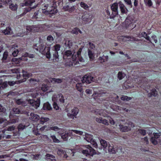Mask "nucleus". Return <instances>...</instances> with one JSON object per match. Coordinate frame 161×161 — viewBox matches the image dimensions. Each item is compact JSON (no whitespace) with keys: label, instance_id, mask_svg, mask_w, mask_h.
<instances>
[{"label":"nucleus","instance_id":"obj_24","mask_svg":"<svg viewBox=\"0 0 161 161\" xmlns=\"http://www.w3.org/2000/svg\"><path fill=\"white\" fill-rule=\"evenodd\" d=\"M50 47H47L45 48V54H42L43 55H46V57L48 59H50L51 58V54L50 53Z\"/></svg>","mask_w":161,"mask_h":161},{"label":"nucleus","instance_id":"obj_59","mask_svg":"<svg viewBox=\"0 0 161 161\" xmlns=\"http://www.w3.org/2000/svg\"><path fill=\"white\" fill-rule=\"evenodd\" d=\"M67 116L69 118L72 119H73L74 118V117L76 116L75 115H74V114H70L69 113L67 114Z\"/></svg>","mask_w":161,"mask_h":161},{"label":"nucleus","instance_id":"obj_40","mask_svg":"<svg viewBox=\"0 0 161 161\" xmlns=\"http://www.w3.org/2000/svg\"><path fill=\"white\" fill-rule=\"evenodd\" d=\"M100 142L103 148H106L107 146V142L105 140L101 139L100 140Z\"/></svg>","mask_w":161,"mask_h":161},{"label":"nucleus","instance_id":"obj_18","mask_svg":"<svg viewBox=\"0 0 161 161\" xmlns=\"http://www.w3.org/2000/svg\"><path fill=\"white\" fill-rule=\"evenodd\" d=\"M51 82L53 84L60 83L63 81V79L59 78H52L50 80Z\"/></svg>","mask_w":161,"mask_h":161},{"label":"nucleus","instance_id":"obj_30","mask_svg":"<svg viewBox=\"0 0 161 161\" xmlns=\"http://www.w3.org/2000/svg\"><path fill=\"white\" fill-rule=\"evenodd\" d=\"M35 2V0H25L24 2L25 6H31Z\"/></svg>","mask_w":161,"mask_h":161},{"label":"nucleus","instance_id":"obj_63","mask_svg":"<svg viewBox=\"0 0 161 161\" xmlns=\"http://www.w3.org/2000/svg\"><path fill=\"white\" fill-rule=\"evenodd\" d=\"M127 125H128L127 126H130L131 129V128H133L134 127V124L131 122H129Z\"/></svg>","mask_w":161,"mask_h":161},{"label":"nucleus","instance_id":"obj_17","mask_svg":"<svg viewBox=\"0 0 161 161\" xmlns=\"http://www.w3.org/2000/svg\"><path fill=\"white\" fill-rule=\"evenodd\" d=\"M118 4L121 12L123 14L126 13L128 11L127 9L121 1L119 2Z\"/></svg>","mask_w":161,"mask_h":161},{"label":"nucleus","instance_id":"obj_55","mask_svg":"<svg viewBox=\"0 0 161 161\" xmlns=\"http://www.w3.org/2000/svg\"><path fill=\"white\" fill-rule=\"evenodd\" d=\"M19 121V119L18 118H15L14 119H12L10 120V121L9 122V123L11 124L15 123L16 122H18Z\"/></svg>","mask_w":161,"mask_h":161},{"label":"nucleus","instance_id":"obj_15","mask_svg":"<svg viewBox=\"0 0 161 161\" xmlns=\"http://www.w3.org/2000/svg\"><path fill=\"white\" fill-rule=\"evenodd\" d=\"M119 126V130L122 132H126L131 130L130 126H127L121 124H120Z\"/></svg>","mask_w":161,"mask_h":161},{"label":"nucleus","instance_id":"obj_48","mask_svg":"<svg viewBox=\"0 0 161 161\" xmlns=\"http://www.w3.org/2000/svg\"><path fill=\"white\" fill-rule=\"evenodd\" d=\"M126 4L128 5L130 8L132 7V4L131 0H124Z\"/></svg>","mask_w":161,"mask_h":161},{"label":"nucleus","instance_id":"obj_60","mask_svg":"<svg viewBox=\"0 0 161 161\" xmlns=\"http://www.w3.org/2000/svg\"><path fill=\"white\" fill-rule=\"evenodd\" d=\"M5 131L4 130H1L0 131V140L2 137H3L4 136Z\"/></svg>","mask_w":161,"mask_h":161},{"label":"nucleus","instance_id":"obj_35","mask_svg":"<svg viewBox=\"0 0 161 161\" xmlns=\"http://www.w3.org/2000/svg\"><path fill=\"white\" fill-rule=\"evenodd\" d=\"M61 137L64 141H67L68 139V136L67 134L66 131L65 132V133H63L61 134Z\"/></svg>","mask_w":161,"mask_h":161},{"label":"nucleus","instance_id":"obj_53","mask_svg":"<svg viewBox=\"0 0 161 161\" xmlns=\"http://www.w3.org/2000/svg\"><path fill=\"white\" fill-rule=\"evenodd\" d=\"M79 28H74L71 31V32L73 34H75L77 35L78 33Z\"/></svg>","mask_w":161,"mask_h":161},{"label":"nucleus","instance_id":"obj_32","mask_svg":"<svg viewBox=\"0 0 161 161\" xmlns=\"http://www.w3.org/2000/svg\"><path fill=\"white\" fill-rule=\"evenodd\" d=\"M40 122L41 124H43L44 123L48 121L49 120V118L47 117H42L40 119Z\"/></svg>","mask_w":161,"mask_h":161},{"label":"nucleus","instance_id":"obj_28","mask_svg":"<svg viewBox=\"0 0 161 161\" xmlns=\"http://www.w3.org/2000/svg\"><path fill=\"white\" fill-rule=\"evenodd\" d=\"M60 47L61 46L59 44H56L52 47V49L54 52H58V51L60 50Z\"/></svg>","mask_w":161,"mask_h":161},{"label":"nucleus","instance_id":"obj_16","mask_svg":"<svg viewBox=\"0 0 161 161\" xmlns=\"http://www.w3.org/2000/svg\"><path fill=\"white\" fill-rule=\"evenodd\" d=\"M73 52L69 50H67L64 53L63 58L64 59H67L69 58H71L72 56H76V55H74L72 54Z\"/></svg>","mask_w":161,"mask_h":161},{"label":"nucleus","instance_id":"obj_7","mask_svg":"<svg viewBox=\"0 0 161 161\" xmlns=\"http://www.w3.org/2000/svg\"><path fill=\"white\" fill-rule=\"evenodd\" d=\"M118 3H114L111 6V9L112 11V14L110 15V18L114 19L118 14Z\"/></svg>","mask_w":161,"mask_h":161},{"label":"nucleus","instance_id":"obj_52","mask_svg":"<svg viewBox=\"0 0 161 161\" xmlns=\"http://www.w3.org/2000/svg\"><path fill=\"white\" fill-rule=\"evenodd\" d=\"M41 138L44 140L49 141H50V139L49 138L47 135H42L41 136Z\"/></svg>","mask_w":161,"mask_h":161},{"label":"nucleus","instance_id":"obj_1","mask_svg":"<svg viewBox=\"0 0 161 161\" xmlns=\"http://www.w3.org/2000/svg\"><path fill=\"white\" fill-rule=\"evenodd\" d=\"M50 4H47L44 6L46 9H42V12L43 13L47 15L50 17H51L56 14L58 11L55 5H56V2L55 0H49Z\"/></svg>","mask_w":161,"mask_h":161},{"label":"nucleus","instance_id":"obj_31","mask_svg":"<svg viewBox=\"0 0 161 161\" xmlns=\"http://www.w3.org/2000/svg\"><path fill=\"white\" fill-rule=\"evenodd\" d=\"M157 94V92L155 89H154L151 90V93L148 94V96L149 97L151 96L156 97Z\"/></svg>","mask_w":161,"mask_h":161},{"label":"nucleus","instance_id":"obj_19","mask_svg":"<svg viewBox=\"0 0 161 161\" xmlns=\"http://www.w3.org/2000/svg\"><path fill=\"white\" fill-rule=\"evenodd\" d=\"M2 32L4 35H11L12 34V31L10 28L7 27L5 29L2 30Z\"/></svg>","mask_w":161,"mask_h":161},{"label":"nucleus","instance_id":"obj_11","mask_svg":"<svg viewBox=\"0 0 161 161\" xmlns=\"http://www.w3.org/2000/svg\"><path fill=\"white\" fill-rule=\"evenodd\" d=\"M57 98H59V101L61 103H63L64 102V99L63 95L59 94L58 95L54 94L52 97L53 101H56Z\"/></svg>","mask_w":161,"mask_h":161},{"label":"nucleus","instance_id":"obj_50","mask_svg":"<svg viewBox=\"0 0 161 161\" xmlns=\"http://www.w3.org/2000/svg\"><path fill=\"white\" fill-rule=\"evenodd\" d=\"M61 129L56 126L50 127L49 128L50 130H53L55 131H58Z\"/></svg>","mask_w":161,"mask_h":161},{"label":"nucleus","instance_id":"obj_45","mask_svg":"<svg viewBox=\"0 0 161 161\" xmlns=\"http://www.w3.org/2000/svg\"><path fill=\"white\" fill-rule=\"evenodd\" d=\"M49 87L46 85H42L41 87V90L44 92L47 91L49 89Z\"/></svg>","mask_w":161,"mask_h":161},{"label":"nucleus","instance_id":"obj_3","mask_svg":"<svg viewBox=\"0 0 161 161\" xmlns=\"http://www.w3.org/2000/svg\"><path fill=\"white\" fill-rule=\"evenodd\" d=\"M134 17L133 16H128L122 24V26L123 27L127 29L131 27L134 23Z\"/></svg>","mask_w":161,"mask_h":161},{"label":"nucleus","instance_id":"obj_49","mask_svg":"<svg viewBox=\"0 0 161 161\" xmlns=\"http://www.w3.org/2000/svg\"><path fill=\"white\" fill-rule=\"evenodd\" d=\"M36 6H35L32 7V8L28 7L27 8H26L25 9L24 13H25V14L27 13L30 12L31 10L32 9L36 8Z\"/></svg>","mask_w":161,"mask_h":161},{"label":"nucleus","instance_id":"obj_12","mask_svg":"<svg viewBox=\"0 0 161 161\" xmlns=\"http://www.w3.org/2000/svg\"><path fill=\"white\" fill-rule=\"evenodd\" d=\"M25 114L27 116H29V112H21L19 109L18 108H14L12 109L10 112V115H13L14 114Z\"/></svg>","mask_w":161,"mask_h":161},{"label":"nucleus","instance_id":"obj_34","mask_svg":"<svg viewBox=\"0 0 161 161\" xmlns=\"http://www.w3.org/2000/svg\"><path fill=\"white\" fill-rule=\"evenodd\" d=\"M23 75L24 77L28 78L32 75L31 73H28L26 71L23 70L22 71Z\"/></svg>","mask_w":161,"mask_h":161},{"label":"nucleus","instance_id":"obj_26","mask_svg":"<svg viewBox=\"0 0 161 161\" xmlns=\"http://www.w3.org/2000/svg\"><path fill=\"white\" fill-rule=\"evenodd\" d=\"M16 103L18 105L25 106L26 105L27 102L25 101H23L22 99H19L16 100Z\"/></svg>","mask_w":161,"mask_h":161},{"label":"nucleus","instance_id":"obj_13","mask_svg":"<svg viewBox=\"0 0 161 161\" xmlns=\"http://www.w3.org/2000/svg\"><path fill=\"white\" fill-rule=\"evenodd\" d=\"M39 26L37 25L28 26L26 27V30L28 32H36L39 31Z\"/></svg>","mask_w":161,"mask_h":161},{"label":"nucleus","instance_id":"obj_5","mask_svg":"<svg viewBox=\"0 0 161 161\" xmlns=\"http://www.w3.org/2000/svg\"><path fill=\"white\" fill-rule=\"evenodd\" d=\"M65 65L66 66H71L77 65L78 63V59L76 57V56H72L71 58H69L66 59Z\"/></svg>","mask_w":161,"mask_h":161},{"label":"nucleus","instance_id":"obj_2","mask_svg":"<svg viewBox=\"0 0 161 161\" xmlns=\"http://www.w3.org/2000/svg\"><path fill=\"white\" fill-rule=\"evenodd\" d=\"M92 18L93 15L91 13L85 12L83 14L80 19L82 20L83 22L87 24L91 22Z\"/></svg>","mask_w":161,"mask_h":161},{"label":"nucleus","instance_id":"obj_64","mask_svg":"<svg viewBox=\"0 0 161 161\" xmlns=\"http://www.w3.org/2000/svg\"><path fill=\"white\" fill-rule=\"evenodd\" d=\"M154 134V137H154V138H155L156 139H158L159 137H160V136L159 135V133H153Z\"/></svg>","mask_w":161,"mask_h":161},{"label":"nucleus","instance_id":"obj_33","mask_svg":"<svg viewBox=\"0 0 161 161\" xmlns=\"http://www.w3.org/2000/svg\"><path fill=\"white\" fill-rule=\"evenodd\" d=\"M80 5L81 7L86 10H88L89 7L86 3L83 2H81L80 3Z\"/></svg>","mask_w":161,"mask_h":161},{"label":"nucleus","instance_id":"obj_61","mask_svg":"<svg viewBox=\"0 0 161 161\" xmlns=\"http://www.w3.org/2000/svg\"><path fill=\"white\" fill-rule=\"evenodd\" d=\"M69 6V5L64 6L63 7V10L65 11H68Z\"/></svg>","mask_w":161,"mask_h":161},{"label":"nucleus","instance_id":"obj_54","mask_svg":"<svg viewBox=\"0 0 161 161\" xmlns=\"http://www.w3.org/2000/svg\"><path fill=\"white\" fill-rule=\"evenodd\" d=\"M53 108L54 109L56 110H58L59 109V107L58 106V105L57 103V102H56V101H53Z\"/></svg>","mask_w":161,"mask_h":161},{"label":"nucleus","instance_id":"obj_46","mask_svg":"<svg viewBox=\"0 0 161 161\" xmlns=\"http://www.w3.org/2000/svg\"><path fill=\"white\" fill-rule=\"evenodd\" d=\"M51 137L52 138L54 142L59 143L60 142L59 140L56 138L55 135H51Z\"/></svg>","mask_w":161,"mask_h":161},{"label":"nucleus","instance_id":"obj_43","mask_svg":"<svg viewBox=\"0 0 161 161\" xmlns=\"http://www.w3.org/2000/svg\"><path fill=\"white\" fill-rule=\"evenodd\" d=\"M9 7L12 10L15 11L17 10L18 6L16 4H11L9 5Z\"/></svg>","mask_w":161,"mask_h":161},{"label":"nucleus","instance_id":"obj_39","mask_svg":"<svg viewBox=\"0 0 161 161\" xmlns=\"http://www.w3.org/2000/svg\"><path fill=\"white\" fill-rule=\"evenodd\" d=\"M142 37H143L147 40L149 41L152 43L151 41L150 40L149 37L147 35L145 32H143L142 33Z\"/></svg>","mask_w":161,"mask_h":161},{"label":"nucleus","instance_id":"obj_25","mask_svg":"<svg viewBox=\"0 0 161 161\" xmlns=\"http://www.w3.org/2000/svg\"><path fill=\"white\" fill-rule=\"evenodd\" d=\"M53 60L54 62H58L59 61L58 52H56L53 53Z\"/></svg>","mask_w":161,"mask_h":161},{"label":"nucleus","instance_id":"obj_37","mask_svg":"<svg viewBox=\"0 0 161 161\" xmlns=\"http://www.w3.org/2000/svg\"><path fill=\"white\" fill-rule=\"evenodd\" d=\"M82 84L81 83H78L76 84V89L80 92L82 91Z\"/></svg>","mask_w":161,"mask_h":161},{"label":"nucleus","instance_id":"obj_21","mask_svg":"<svg viewBox=\"0 0 161 161\" xmlns=\"http://www.w3.org/2000/svg\"><path fill=\"white\" fill-rule=\"evenodd\" d=\"M42 109L44 110H52V108L50 104L47 102L44 104Z\"/></svg>","mask_w":161,"mask_h":161},{"label":"nucleus","instance_id":"obj_57","mask_svg":"<svg viewBox=\"0 0 161 161\" xmlns=\"http://www.w3.org/2000/svg\"><path fill=\"white\" fill-rule=\"evenodd\" d=\"M15 128V127L14 125L8 127L7 128V130L8 131H12L14 130Z\"/></svg>","mask_w":161,"mask_h":161},{"label":"nucleus","instance_id":"obj_27","mask_svg":"<svg viewBox=\"0 0 161 161\" xmlns=\"http://www.w3.org/2000/svg\"><path fill=\"white\" fill-rule=\"evenodd\" d=\"M125 76V74L122 71H119L117 74V78L119 80H122Z\"/></svg>","mask_w":161,"mask_h":161},{"label":"nucleus","instance_id":"obj_8","mask_svg":"<svg viewBox=\"0 0 161 161\" xmlns=\"http://www.w3.org/2000/svg\"><path fill=\"white\" fill-rule=\"evenodd\" d=\"M84 138L86 141L90 142L93 145V147L96 148L97 147V145L96 142L92 138V136L88 134L85 135Z\"/></svg>","mask_w":161,"mask_h":161},{"label":"nucleus","instance_id":"obj_10","mask_svg":"<svg viewBox=\"0 0 161 161\" xmlns=\"http://www.w3.org/2000/svg\"><path fill=\"white\" fill-rule=\"evenodd\" d=\"M28 102L31 106L37 109L40 106V100L39 98H38L36 101L33 99H29L28 100Z\"/></svg>","mask_w":161,"mask_h":161},{"label":"nucleus","instance_id":"obj_4","mask_svg":"<svg viewBox=\"0 0 161 161\" xmlns=\"http://www.w3.org/2000/svg\"><path fill=\"white\" fill-rule=\"evenodd\" d=\"M47 47H45L44 43L41 40H40L39 43L34 44L33 47L37 51H39V52L42 54L45 53V48Z\"/></svg>","mask_w":161,"mask_h":161},{"label":"nucleus","instance_id":"obj_23","mask_svg":"<svg viewBox=\"0 0 161 161\" xmlns=\"http://www.w3.org/2000/svg\"><path fill=\"white\" fill-rule=\"evenodd\" d=\"M8 86L7 82H2L0 80V90H2L6 88Z\"/></svg>","mask_w":161,"mask_h":161},{"label":"nucleus","instance_id":"obj_47","mask_svg":"<svg viewBox=\"0 0 161 161\" xmlns=\"http://www.w3.org/2000/svg\"><path fill=\"white\" fill-rule=\"evenodd\" d=\"M25 127L26 126L25 125L20 124L18 125V129L19 131H20L23 130Z\"/></svg>","mask_w":161,"mask_h":161},{"label":"nucleus","instance_id":"obj_9","mask_svg":"<svg viewBox=\"0 0 161 161\" xmlns=\"http://www.w3.org/2000/svg\"><path fill=\"white\" fill-rule=\"evenodd\" d=\"M94 77L89 74H86L83 77L81 81L83 83L89 84L93 81Z\"/></svg>","mask_w":161,"mask_h":161},{"label":"nucleus","instance_id":"obj_62","mask_svg":"<svg viewBox=\"0 0 161 161\" xmlns=\"http://www.w3.org/2000/svg\"><path fill=\"white\" fill-rule=\"evenodd\" d=\"M75 9V7L74 6H72L70 7H69L68 12L71 13L74 11Z\"/></svg>","mask_w":161,"mask_h":161},{"label":"nucleus","instance_id":"obj_22","mask_svg":"<svg viewBox=\"0 0 161 161\" xmlns=\"http://www.w3.org/2000/svg\"><path fill=\"white\" fill-rule=\"evenodd\" d=\"M124 38H125V41H138L140 40L136 38L129 36H125Z\"/></svg>","mask_w":161,"mask_h":161},{"label":"nucleus","instance_id":"obj_41","mask_svg":"<svg viewBox=\"0 0 161 161\" xmlns=\"http://www.w3.org/2000/svg\"><path fill=\"white\" fill-rule=\"evenodd\" d=\"M79 112V110L77 108H74L71 110V113L74 114V115L76 116Z\"/></svg>","mask_w":161,"mask_h":161},{"label":"nucleus","instance_id":"obj_56","mask_svg":"<svg viewBox=\"0 0 161 161\" xmlns=\"http://www.w3.org/2000/svg\"><path fill=\"white\" fill-rule=\"evenodd\" d=\"M47 41L51 42L53 41V38L52 36L49 35L47 36Z\"/></svg>","mask_w":161,"mask_h":161},{"label":"nucleus","instance_id":"obj_44","mask_svg":"<svg viewBox=\"0 0 161 161\" xmlns=\"http://www.w3.org/2000/svg\"><path fill=\"white\" fill-rule=\"evenodd\" d=\"M74 130H69L68 131H66L67 134L68 136H75V135L73 132Z\"/></svg>","mask_w":161,"mask_h":161},{"label":"nucleus","instance_id":"obj_36","mask_svg":"<svg viewBox=\"0 0 161 161\" xmlns=\"http://www.w3.org/2000/svg\"><path fill=\"white\" fill-rule=\"evenodd\" d=\"M146 6L151 7L153 5V3L151 0H144Z\"/></svg>","mask_w":161,"mask_h":161},{"label":"nucleus","instance_id":"obj_51","mask_svg":"<svg viewBox=\"0 0 161 161\" xmlns=\"http://www.w3.org/2000/svg\"><path fill=\"white\" fill-rule=\"evenodd\" d=\"M158 140L154 137H151V141L152 143L154 145H156L158 144Z\"/></svg>","mask_w":161,"mask_h":161},{"label":"nucleus","instance_id":"obj_42","mask_svg":"<svg viewBox=\"0 0 161 161\" xmlns=\"http://www.w3.org/2000/svg\"><path fill=\"white\" fill-rule=\"evenodd\" d=\"M131 97H127L126 96L123 95L121 97V99L123 101H129L131 99Z\"/></svg>","mask_w":161,"mask_h":161},{"label":"nucleus","instance_id":"obj_6","mask_svg":"<svg viewBox=\"0 0 161 161\" xmlns=\"http://www.w3.org/2000/svg\"><path fill=\"white\" fill-rule=\"evenodd\" d=\"M72 151V150H78L79 151H95L89 145L85 146H77L75 147L74 149H71Z\"/></svg>","mask_w":161,"mask_h":161},{"label":"nucleus","instance_id":"obj_38","mask_svg":"<svg viewBox=\"0 0 161 161\" xmlns=\"http://www.w3.org/2000/svg\"><path fill=\"white\" fill-rule=\"evenodd\" d=\"M8 55V53L7 51H5L3 54V57L2 58V61L3 62L5 61L7 58Z\"/></svg>","mask_w":161,"mask_h":161},{"label":"nucleus","instance_id":"obj_20","mask_svg":"<svg viewBox=\"0 0 161 161\" xmlns=\"http://www.w3.org/2000/svg\"><path fill=\"white\" fill-rule=\"evenodd\" d=\"M64 44L66 47L68 48H70L73 45V43L71 41L69 40H65L64 41Z\"/></svg>","mask_w":161,"mask_h":161},{"label":"nucleus","instance_id":"obj_29","mask_svg":"<svg viewBox=\"0 0 161 161\" xmlns=\"http://www.w3.org/2000/svg\"><path fill=\"white\" fill-rule=\"evenodd\" d=\"M88 55L90 58V60L92 61L94 59V53L92 51L89 50L88 51Z\"/></svg>","mask_w":161,"mask_h":161},{"label":"nucleus","instance_id":"obj_58","mask_svg":"<svg viewBox=\"0 0 161 161\" xmlns=\"http://www.w3.org/2000/svg\"><path fill=\"white\" fill-rule=\"evenodd\" d=\"M73 132L74 133H75L76 134H79L80 135H82L83 133V132L82 131H80L76 130H73Z\"/></svg>","mask_w":161,"mask_h":161},{"label":"nucleus","instance_id":"obj_14","mask_svg":"<svg viewBox=\"0 0 161 161\" xmlns=\"http://www.w3.org/2000/svg\"><path fill=\"white\" fill-rule=\"evenodd\" d=\"M40 119L39 116L34 113H31L30 114L29 119L33 122H36L38 121Z\"/></svg>","mask_w":161,"mask_h":161}]
</instances>
